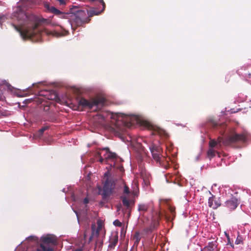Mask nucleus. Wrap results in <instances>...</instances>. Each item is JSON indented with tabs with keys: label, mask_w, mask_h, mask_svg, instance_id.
<instances>
[{
	"label": "nucleus",
	"mask_w": 251,
	"mask_h": 251,
	"mask_svg": "<svg viewBox=\"0 0 251 251\" xmlns=\"http://www.w3.org/2000/svg\"><path fill=\"white\" fill-rule=\"evenodd\" d=\"M13 16L19 23V27L15 28L20 33L24 39H31L35 35L37 24L36 17L33 15H27L25 13V7L21 2L17 4L13 9Z\"/></svg>",
	"instance_id": "1"
},
{
	"label": "nucleus",
	"mask_w": 251,
	"mask_h": 251,
	"mask_svg": "<svg viewBox=\"0 0 251 251\" xmlns=\"http://www.w3.org/2000/svg\"><path fill=\"white\" fill-rule=\"evenodd\" d=\"M125 115H112L108 114L105 118L103 114H97L94 116L93 121L96 126H104L106 119L110 117L111 118L115 119V135L118 136L123 142L125 140V132L126 130V122L124 121Z\"/></svg>",
	"instance_id": "2"
},
{
	"label": "nucleus",
	"mask_w": 251,
	"mask_h": 251,
	"mask_svg": "<svg viewBox=\"0 0 251 251\" xmlns=\"http://www.w3.org/2000/svg\"><path fill=\"white\" fill-rule=\"evenodd\" d=\"M136 125L151 130L153 135L158 134L165 138L169 137L168 133L159 127L152 125L148 121L142 119L137 115L126 114V128L132 127Z\"/></svg>",
	"instance_id": "3"
},
{
	"label": "nucleus",
	"mask_w": 251,
	"mask_h": 251,
	"mask_svg": "<svg viewBox=\"0 0 251 251\" xmlns=\"http://www.w3.org/2000/svg\"><path fill=\"white\" fill-rule=\"evenodd\" d=\"M95 157L99 158L98 161L100 163H106L110 165V167H113L119 171L120 172L124 173V168L123 165H121L120 163L124 162V160L120 157H118L115 153L109 151L108 148H105L97 150L95 154Z\"/></svg>",
	"instance_id": "4"
},
{
	"label": "nucleus",
	"mask_w": 251,
	"mask_h": 251,
	"mask_svg": "<svg viewBox=\"0 0 251 251\" xmlns=\"http://www.w3.org/2000/svg\"><path fill=\"white\" fill-rule=\"evenodd\" d=\"M123 187V192L126 193V183L123 179H120L115 182L114 180L107 178L103 184L102 189L99 188L100 193L103 200L108 197L112 192V190L116 187Z\"/></svg>",
	"instance_id": "5"
},
{
	"label": "nucleus",
	"mask_w": 251,
	"mask_h": 251,
	"mask_svg": "<svg viewBox=\"0 0 251 251\" xmlns=\"http://www.w3.org/2000/svg\"><path fill=\"white\" fill-rule=\"evenodd\" d=\"M138 182L135 178L132 181L131 190L126 186V211L128 210V216H130L131 209L135 205V199L138 197Z\"/></svg>",
	"instance_id": "6"
},
{
	"label": "nucleus",
	"mask_w": 251,
	"mask_h": 251,
	"mask_svg": "<svg viewBox=\"0 0 251 251\" xmlns=\"http://www.w3.org/2000/svg\"><path fill=\"white\" fill-rule=\"evenodd\" d=\"M77 102L78 105L83 108L96 110L101 108L104 105L105 99L102 97L93 98L90 100L81 98L77 100Z\"/></svg>",
	"instance_id": "7"
},
{
	"label": "nucleus",
	"mask_w": 251,
	"mask_h": 251,
	"mask_svg": "<svg viewBox=\"0 0 251 251\" xmlns=\"http://www.w3.org/2000/svg\"><path fill=\"white\" fill-rule=\"evenodd\" d=\"M247 141V137L244 133H235L231 135L225 139L222 137H218L217 139V144L223 143L225 146H232L238 143H244Z\"/></svg>",
	"instance_id": "8"
},
{
	"label": "nucleus",
	"mask_w": 251,
	"mask_h": 251,
	"mask_svg": "<svg viewBox=\"0 0 251 251\" xmlns=\"http://www.w3.org/2000/svg\"><path fill=\"white\" fill-rule=\"evenodd\" d=\"M88 14V9L78 10L75 15L74 22L78 26L88 23L90 20Z\"/></svg>",
	"instance_id": "9"
},
{
	"label": "nucleus",
	"mask_w": 251,
	"mask_h": 251,
	"mask_svg": "<svg viewBox=\"0 0 251 251\" xmlns=\"http://www.w3.org/2000/svg\"><path fill=\"white\" fill-rule=\"evenodd\" d=\"M42 244L55 245L57 244V237L53 234H46L41 237Z\"/></svg>",
	"instance_id": "10"
},
{
	"label": "nucleus",
	"mask_w": 251,
	"mask_h": 251,
	"mask_svg": "<svg viewBox=\"0 0 251 251\" xmlns=\"http://www.w3.org/2000/svg\"><path fill=\"white\" fill-rule=\"evenodd\" d=\"M39 95L43 97L45 99H41L40 103L41 104L45 100V99L53 100L56 99L57 98L56 94L52 91H41L39 92Z\"/></svg>",
	"instance_id": "11"
},
{
	"label": "nucleus",
	"mask_w": 251,
	"mask_h": 251,
	"mask_svg": "<svg viewBox=\"0 0 251 251\" xmlns=\"http://www.w3.org/2000/svg\"><path fill=\"white\" fill-rule=\"evenodd\" d=\"M38 238L35 236H30L26 238L25 241L24 243V245L26 244L27 245V249L25 251H30V247L36 245L38 243ZM20 248L18 249H16L15 251H20Z\"/></svg>",
	"instance_id": "12"
},
{
	"label": "nucleus",
	"mask_w": 251,
	"mask_h": 251,
	"mask_svg": "<svg viewBox=\"0 0 251 251\" xmlns=\"http://www.w3.org/2000/svg\"><path fill=\"white\" fill-rule=\"evenodd\" d=\"M91 1L96 2V4H100L102 8L100 10H98L96 8H93L88 11L89 18L94 15H98L101 13L105 9V3L103 0H90Z\"/></svg>",
	"instance_id": "13"
},
{
	"label": "nucleus",
	"mask_w": 251,
	"mask_h": 251,
	"mask_svg": "<svg viewBox=\"0 0 251 251\" xmlns=\"http://www.w3.org/2000/svg\"><path fill=\"white\" fill-rule=\"evenodd\" d=\"M159 226V220L158 218L156 217L154 219H153L151 220V226L149 227H147L144 228L142 232V234H149L151 233L153 230H155L158 226Z\"/></svg>",
	"instance_id": "14"
},
{
	"label": "nucleus",
	"mask_w": 251,
	"mask_h": 251,
	"mask_svg": "<svg viewBox=\"0 0 251 251\" xmlns=\"http://www.w3.org/2000/svg\"><path fill=\"white\" fill-rule=\"evenodd\" d=\"M92 228V234L90 237L89 240L91 241L93 238L95 237H98L100 234V231L102 229V225H100L98 224V226L97 227L95 224H93L91 226Z\"/></svg>",
	"instance_id": "15"
},
{
	"label": "nucleus",
	"mask_w": 251,
	"mask_h": 251,
	"mask_svg": "<svg viewBox=\"0 0 251 251\" xmlns=\"http://www.w3.org/2000/svg\"><path fill=\"white\" fill-rule=\"evenodd\" d=\"M138 211L140 212L141 214L144 215V213L149 210L151 212L153 210V208L150 203H139L138 207Z\"/></svg>",
	"instance_id": "16"
},
{
	"label": "nucleus",
	"mask_w": 251,
	"mask_h": 251,
	"mask_svg": "<svg viewBox=\"0 0 251 251\" xmlns=\"http://www.w3.org/2000/svg\"><path fill=\"white\" fill-rule=\"evenodd\" d=\"M208 203V206L213 209H217L221 205L220 200L219 199L217 200L215 199L213 195L209 198Z\"/></svg>",
	"instance_id": "17"
},
{
	"label": "nucleus",
	"mask_w": 251,
	"mask_h": 251,
	"mask_svg": "<svg viewBox=\"0 0 251 251\" xmlns=\"http://www.w3.org/2000/svg\"><path fill=\"white\" fill-rule=\"evenodd\" d=\"M226 205L230 210L235 209L238 205V200L235 197H232L230 200L226 201Z\"/></svg>",
	"instance_id": "18"
},
{
	"label": "nucleus",
	"mask_w": 251,
	"mask_h": 251,
	"mask_svg": "<svg viewBox=\"0 0 251 251\" xmlns=\"http://www.w3.org/2000/svg\"><path fill=\"white\" fill-rule=\"evenodd\" d=\"M126 145L132 148H134L136 144V142L134 138L131 137L130 134L126 133Z\"/></svg>",
	"instance_id": "19"
},
{
	"label": "nucleus",
	"mask_w": 251,
	"mask_h": 251,
	"mask_svg": "<svg viewBox=\"0 0 251 251\" xmlns=\"http://www.w3.org/2000/svg\"><path fill=\"white\" fill-rule=\"evenodd\" d=\"M141 178L143 179L145 184L146 186L150 185L149 175L147 174L145 170H142L140 172Z\"/></svg>",
	"instance_id": "20"
},
{
	"label": "nucleus",
	"mask_w": 251,
	"mask_h": 251,
	"mask_svg": "<svg viewBox=\"0 0 251 251\" xmlns=\"http://www.w3.org/2000/svg\"><path fill=\"white\" fill-rule=\"evenodd\" d=\"M46 8L50 11V12L53 13L54 14L56 15H63V13L60 11L59 10L57 9L55 7L52 6H50L48 4H47L46 5Z\"/></svg>",
	"instance_id": "21"
},
{
	"label": "nucleus",
	"mask_w": 251,
	"mask_h": 251,
	"mask_svg": "<svg viewBox=\"0 0 251 251\" xmlns=\"http://www.w3.org/2000/svg\"><path fill=\"white\" fill-rule=\"evenodd\" d=\"M217 245L216 242H209L207 246L205 247L203 251H213L215 248L216 247Z\"/></svg>",
	"instance_id": "22"
},
{
	"label": "nucleus",
	"mask_w": 251,
	"mask_h": 251,
	"mask_svg": "<svg viewBox=\"0 0 251 251\" xmlns=\"http://www.w3.org/2000/svg\"><path fill=\"white\" fill-rule=\"evenodd\" d=\"M36 251H53V250L50 247L42 244L36 249Z\"/></svg>",
	"instance_id": "23"
},
{
	"label": "nucleus",
	"mask_w": 251,
	"mask_h": 251,
	"mask_svg": "<svg viewBox=\"0 0 251 251\" xmlns=\"http://www.w3.org/2000/svg\"><path fill=\"white\" fill-rule=\"evenodd\" d=\"M169 210L171 213V215H167V218H168V220H170L171 219L173 220L176 216L175 208L174 207L169 206Z\"/></svg>",
	"instance_id": "24"
},
{
	"label": "nucleus",
	"mask_w": 251,
	"mask_h": 251,
	"mask_svg": "<svg viewBox=\"0 0 251 251\" xmlns=\"http://www.w3.org/2000/svg\"><path fill=\"white\" fill-rule=\"evenodd\" d=\"M151 151L161 152V148L157 145L153 144L150 147Z\"/></svg>",
	"instance_id": "25"
},
{
	"label": "nucleus",
	"mask_w": 251,
	"mask_h": 251,
	"mask_svg": "<svg viewBox=\"0 0 251 251\" xmlns=\"http://www.w3.org/2000/svg\"><path fill=\"white\" fill-rule=\"evenodd\" d=\"M216 153H217L214 149H209L207 152V157L211 159L215 156Z\"/></svg>",
	"instance_id": "26"
},
{
	"label": "nucleus",
	"mask_w": 251,
	"mask_h": 251,
	"mask_svg": "<svg viewBox=\"0 0 251 251\" xmlns=\"http://www.w3.org/2000/svg\"><path fill=\"white\" fill-rule=\"evenodd\" d=\"M152 157L154 160H155L157 162H160L161 160V158L160 157V154L161 152H153L151 151Z\"/></svg>",
	"instance_id": "27"
},
{
	"label": "nucleus",
	"mask_w": 251,
	"mask_h": 251,
	"mask_svg": "<svg viewBox=\"0 0 251 251\" xmlns=\"http://www.w3.org/2000/svg\"><path fill=\"white\" fill-rule=\"evenodd\" d=\"M116 208H117V213L118 214L120 215L121 213L122 215H124L125 212L124 210V209L122 207V205L119 204L116 205Z\"/></svg>",
	"instance_id": "28"
},
{
	"label": "nucleus",
	"mask_w": 251,
	"mask_h": 251,
	"mask_svg": "<svg viewBox=\"0 0 251 251\" xmlns=\"http://www.w3.org/2000/svg\"><path fill=\"white\" fill-rule=\"evenodd\" d=\"M118 241L117 238H115L113 240L110 239V244L108 245V248L111 249L116 246Z\"/></svg>",
	"instance_id": "29"
},
{
	"label": "nucleus",
	"mask_w": 251,
	"mask_h": 251,
	"mask_svg": "<svg viewBox=\"0 0 251 251\" xmlns=\"http://www.w3.org/2000/svg\"><path fill=\"white\" fill-rule=\"evenodd\" d=\"M56 4L58 5L63 7L64 6L68 1V0H55Z\"/></svg>",
	"instance_id": "30"
},
{
	"label": "nucleus",
	"mask_w": 251,
	"mask_h": 251,
	"mask_svg": "<svg viewBox=\"0 0 251 251\" xmlns=\"http://www.w3.org/2000/svg\"><path fill=\"white\" fill-rule=\"evenodd\" d=\"M209 144L210 149H213V148L215 147L217 145V142L214 139L210 140Z\"/></svg>",
	"instance_id": "31"
},
{
	"label": "nucleus",
	"mask_w": 251,
	"mask_h": 251,
	"mask_svg": "<svg viewBox=\"0 0 251 251\" xmlns=\"http://www.w3.org/2000/svg\"><path fill=\"white\" fill-rule=\"evenodd\" d=\"M134 239L135 240V242L136 243H138L140 240V234L139 232H136L134 236Z\"/></svg>",
	"instance_id": "32"
},
{
	"label": "nucleus",
	"mask_w": 251,
	"mask_h": 251,
	"mask_svg": "<svg viewBox=\"0 0 251 251\" xmlns=\"http://www.w3.org/2000/svg\"><path fill=\"white\" fill-rule=\"evenodd\" d=\"M113 224L116 226L121 227L122 223L118 220H116L113 222Z\"/></svg>",
	"instance_id": "33"
},
{
	"label": "nucleus",
	"mask_w": 251,
	"mask_h": 251,
	"mask_svg": "<svg viewBox=\"0 0 251 251\" xmlns=\"http://www.w3.org/2000/svg\"><path fill=\"white\" fill-rule=\"evenodd\" d=\"M47 129V127H44L41 128L38 131V137H40L43 133V132Z\"/></svg>",
	"instance_id": "34"
},
{
	"label": "nucleus",
	"mask_w": 251,
	"mask_h": 251,
	"mask_svg": "<svg viewBox=\"0 0 251 251\" xmlns=\"http://www.w3.org/2000/svg\"><path fill=\"white\" fill-rule=\"evenodd\" d=\"M242 242H243L242 238L240 236H238V237H237V239L235 241V244L238 245V244H240Z\"/></svg>",
	"instance_id": "35"
},
{
	"label": "nucleus",
	"mask_w": 251,
	"mask_h": 251,
	"mask_svg": "<svg viewBox=\"0 0 251 251\" xmlns=\"http://www.w3.org/2000/svg\"><path fill=\"white\" fill-rule=\"evenodd\" d=\"M121 198H122V202H123L124 205H126V196H122Z\"/></svg>",
	"instance_id": "36"
},
{
	"label": "nucleus",
	"mask_w": 251,
	"mask_h": 251,
	"mask_svg": "<svg viewBox=\"0 0 251 251\" xmlns=\"http://www.w3.org/2000/svg\"><path fill=\"white\" fill-rule=\"evenodd\" d=\"M74 212L76 214V217H77V220H78V222L79 223V214H78V213L77 211L74 210Z\"/></svg>",
	"instance_id": "37"
},
{
	"label": "nucleus",
	"mask_w": 251,
	"mask_h": 251,
	"mask_svg": "<svg viewBox=\"0 0 251 251\" xmlns=\"http://www.w3.org/2000/svg\"><path fill=\"white\" fill-rule=\"evenodd\" d=\"M83 202L84 204H87L89 202V200L87 198H86L83 200Z\"/></svg>",
	"instance_id": "38"
},
{
	"label": "nucleus",
	"mask_w": 251,
	"mask_h": 251,
	"mask_svg": "<svg viewBox=\"0 0 251 251\" xmlns=\"http://www.w3.org/2000/svg\"><path fill=\"white\" fill-rule=\"evenodd\" d=\"M4 100V96L2 95V94H0V100Z\"/></svg>",
	"instance_id": "39"
},
{
	"label": "nucleus",
	"mask_w": 251,
	"mask_h": 251,
	"mask_svg": "<svg viewBox=\"0 0 251 251\" xmlns=\"http://www.w3.org/2000/svg\"><path fill=\"white\" fill-rule=\"evenodd\" d=\"M3 22V18L2 17H0V25H1V23Z\"/></svg>",
	"instance_id": "40"
},
{
	"label": "nucleus",
	"mask_w": 251,
	"mask_h": 251,
	"mask_svg": "<svg viewBox=\"0 0 251 251\" xmlns=\"http://www.w3.org/2000/svg\"><path fill=\"white\" fill-rule=\"evenodd\" d=\"M108 174V172H106V173H105L104 174V176H105V177L107 176Z\"/></svg>",
	"instance_id": "41"
},
{
	"label": "nucleus",
	"mask_w": 251,
	"mask_h": 251,
	"mask_svg": "<svg viewBox=\"0 0 251 251\" xmlns=\"http://www.w3.org/2000/svg\"><path fill=\"white\" fill-rule=\"evenodd\" d=\"M62 191H63V192H66V191H65V188H64V189H63Z\"/></svg>",
	"instance_id": "42"
},
{
	"label": "nucleus",
	"mask_w": 251,
	"mask_h": 251,
	"mask_svg": "<svg viewBox=\"0 0 251 251\" xmlns=\"http://www.w3.org/2000/svg\"><path fill=\"white\" fill-rule=\"evenodd\" d=\"M248 75H249V77H251V74H248Z\"/></svg>",
	"instance_id": "43"
},
{
	"label": "nucleus",
	"mask_w": 251,
	"mask_h": 251,
	"mask_svg": "<svg viewBox=\"0 0 251 251\" xmlns=\"http://www.w3.org/2000/svg\"><path fill=\"white\" fill-rule=\"evenodd\" d=\"M123 234L125 235V234H126V231H125V232H124V231H123Z\"/></svg>",
	"instance_id": "44"
},
{
	"label": "nucleus",
	"mask_w": 251,
	"mask_h": 251,
	"mask_svg": "<svg viewBox=\"0 0 251 251\" xmlns=\"http://www.w3.org/2000/svg\"><path fill=\"white\" fill-rule=\"evenodd\" d=\"M227 237H228V242H229V238L228 236H227Z\"/></svg>",
	"instance_id": "45"
},
{
	"label": "nucleus",
	"mask_w": 251,
	"mask_h": 251,
	"mask_svg": "<svg viewBox=\"0 0 251 251\" xmlns=\"http://www.w3.org/2000/svg\"><path fill=\"white\" fill-rule=\"evenodd\" d=\"M8 88L9 89H10V88L9 86H8Z\"/></svg>",
	"instance_id": "46"
},
{
	"label": "nucleus",
	"mask_w": 251,
	"mask_h": 251,
	"mask_svg": "<svg viewBox=\"0 0 251 251\" xmlns=\"http://www.w3.org/2000/svg\"><path fill=\"white\" fill-rule=\"evenodd\" d=\"M126 227H127V222H126Z\"/></svg>",
	"instance_id": "47"
},
{
	"label": "nucleus",
	"mask_w": 251,
	"mask_h": 251,
	"mask_svg": "<svg viewBox=\"0 0 251 251\" xmlns=\"http://www.w3.org/2000/svg\"><path fill=\"white\" fill-rule=\"evenodd\" d=\"M66 34H67V33H65V34H63V35H65Z\"/></svg>",
	"instance_id": "48"
}]
</instances>
